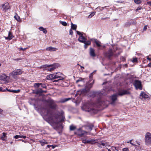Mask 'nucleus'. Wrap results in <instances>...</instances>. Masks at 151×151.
<instances>
[{
    "label": "nucleus",
    "mask_w": 151,
    "mask_h": 151,
    "mask_svg": "<svg viewBox=\"0 0 151 151\" xmlns=\"http://www.w3.org/2000/svg\"><path fill=\"white\" fill-rule=\"evenodd\" d=\"M71 29L73 30H76L77 28V25L73 24V23H71Z\"/></svg>",
    "instance_id": "31"
},
{
    "label": "nucleus",
    "mask_w": 151,
    "mask_h": 151,
    "mask_svg": "<svg viewBox=\"0 0 151 151\" xmlns=\"http://www.w3.org/2000/svg\"><path fill=\"white\" fill-rule=\"evenodd\" d=\"M95 140L94 139L89 138L88 139L86 137H84L82 139V142L84 144H93L96 143Z\"/></svg>",
    "instance_id": "7"
},
{
    "label": "nucleus",
    "mask_w": 151,
    "mask_h": 151,
    "mask_svg": "<svg viewBox=\"0 0 151 151\" xmlns=\"http://www.w3.org/2000/svg\"><path fill=\"white\" fill-rule=\"evenodd\" d=\"M3 111V110L2 109H0V113H1V112H2Z\"/></svg>",
    "instance_id": "61"
},
{
    "label": "nucleus",
    "mask_w": 151,
    "mask_h": 151,
    "mask_svg": "<svg viewBox=\"0 0 151 151\" xmlns=\"http://www.w3.org/2000/svg\"><path fill=\"white\" fill-rule=\"evenodd\" d=\"M53 79H57V78H58V75H57V73H53Z\"/></svg>",
    "instance_id": "34"
},
{
    "label": "nucleus",
    "mask_w": 151,
    "mask_h": 151,
    "mask_svg": "<svg viewBox=\"0 0 151 151\" xmlns=\"http://www.w3.org/2000/svg\"><path fill=\"white\" fill-rule=\"evenodd\" d=\"M42 146H44L45 144H47L48 142L45 140H41L39 141Z\"/></svg>",
    "instance_id": "23"
},
{
    "label": "nucleus",
    "mask_w": 151,
    "mask_h": 151,
    "mask_svg": "<svg viewBox=\"0 0 151 151\" xmlns=\"http://www.w3.org/2000/svg\"><path fill=\"white\" fill-rule=\"evenodd\" d=\"M101 145H102L103 146H106L107 145H108L107 143L105 141H101Z\"/></svg>",
    "instance_id": "32"
},
{
    "label": "nucleus",
    "mask_w": 151,
    "mask_h": 151,
    "mask_svg": "<svg viewBox=\"0 0 151 151\" xmlns=\"http://www.w3.org/2000/svg\"><path fill=\"white\" fill-rule=\"evenodd\" d=\"M94 105L90 103H86L81 107L82 109L86 111L89 112L94 109Z\"/></svg>",
    "instance_id": "2"
},
{
    "label": "nucleus",
    "mask_w": 151,
    "mask_h": 151,
    "mask_svg": "<svg viewBox=\"0 0 151 151\" xmlns=\"http://www.w3.org/2000/svg\"><path fill=\"white\" fill-rule=\"evenodd\" d=\"M73 34V32L71 29H70L69 31V34L70 35H72Z\"/></svg>",
    "instance_id": "46"
},
{
    "label": "nucleus",
    "mask_w": 151,
    "mask_h": 151,
    "mask_svg": "<svg viewBox=\"0 0 151 151\" xmlns=\"http://www.w3.org/2000/svg\"><path fill=\"white\" fill-rule=\"evenodd\" d=\"M140 96H141L142 98L147 99L149 97L148 95L146 94L144 92H142L140 94Z\"/></svg>",
    "instance_id": "20"
},
{
    "label": "nucleus",
    "mask_w": 151,
    "mask_h": 151,
    "mask_svg": "<svg viewBox=\"0 0 151 151\" xmlns=\"http://www.w3.org/2000/svg\"><path fill=\"white\" fill-rule=\"evenodd\" d=\"M89 54L90 56L93 57H95L96 56L94 49L92 48L90 49Z\"/></svg>",
    "instance_id": "18"
},
{
    "label": "nucleus",
    "mask_w": 151,
    "mask_h": 151,
    "mask_svg": "<svg viewBox=\"0 0 151 151\" xmlns=\"http://www.w3.org/2000/svg\"><path fill=\"white\" fill-rule=\"evenodd\" d=\"M44 67H48L46 69L48 71H51L54 70L56 68V66L55 65H44Z\"/></svg>",
    "instance_id": "12"
},
{
    "label": "nucleus",
    "mask_w": 151,
    "mask_h": 151,
    "mask_svg": "<svg viewBox=\"0 0 151 151\" xmlns=\"http://www.w3.org/2000/svg\"><path fill=\"white\" fill-rule=\"evenodd\" d=\"M117 96H118V94H114L111 96V98L112 100L111 104H113L115 101L117 100Z\"/></svg>",
    "instance_id": "17"
},
{
    "label": "nucleus",
    "mask_w": 151,
    "mask_h": 151,
    "mask_svg": "<svg viewBox=\"0 0 151 151\" xmlns=\"http://www.w3.org/2000/svg\"><path fill=\"white\" fill-rule=\"evenodd\" d=\"M108 7V6H105L104 7H99L97 8V9H99L101 11H102V10L104 9H105V10H106L107 11H109V10L108 9L106 8L107 7Z\"/></svg>",
    "instance_id": "26"
},
{
    "label": "nucleus",
    "mask_w": 151,
    "mask_h": 151,
    "mask_svg": "<svg viewBox=\"0 0 151 151\" xmlns=\"http://www.w3.org/2000/svg\"><path fill=\"white\" fill-rule=\"evenodd\" d=\"M132 140H130V141H128V142H127V143H130L132 145H134L133 143H132Z\"/></svg>",
    "instance_id": "51"
},
{
    "label": "nucleus",
    "mask_w": 151,
    "mask_h": 151,
    "mask_svg": "<svg viewBox=\"0 0 151 151\" xmlns=\"http://www.w3.org/2000/svg\"><path fill=\"white\" fill-rule=\"evenodd\" d=\"M40 30L41 31H43V32L45 34H46L47 33V31L46 29L43 28L42 27H41L39 28Z\"/></svg>",
    "instance_id": "30"
},
{
    "label": "nucleus",
    "mask_w": 151,
    "mask_h": 151,
    "mask_svg": "<svg viewBox=\"0 0 151 151\" xmlns=\"http://www.w3.org/2000/svg\"><path fill=\"white\" fill-rule=\"evenodd\" d=\"M83 127H85L86 129L88 131L87 132L89 134L92 135H93V134H92L89 132L91 131L92 130V128L93 127V125L92 124L85 125L83 126Z\"/></svg>",
    "instance_id": "13"
},
{
    "label": "nucleus",
    "mask_w": 151,
    "mask_h": 151,
    "mask_svg": "<svg viewBox=\"0 0 151 151\" xmlns=\"http://www.w3.org/2000/svg\"><path fill=\"white\" fill-rule=\"evenodd\" d=\"M53 74L49 75H47L46 78L47 80H52L53 79Z\"/></svg>",
    "instance_id": "27"
},
{
    "label": "nucleus",
    "mask_w": 151,
    "mask_h": 151,
    "mask_svg": "<svg viewBox=\"0 0 151 151\" xmlns=\"http://www.w3.org/2000/svg\"><path fill=\"white\" fill-rule=\"evenodd\" d=\"M81 81L80 80H77V81H76V82L77 83H78V82L80 81Z\"/></svg>",
    "instance_id": "62"
},
{
    "label": "nucleus",
    "mask_w": 151,
    "mask_h": 151,
    "mask_svg": "<svg viewBox=\"0 0 151 151\" xmlns=\"http://www.w3.org/2000/svg\"><path fill=\"white\" fill-rule=\"evenodd\" d=\"M100 104L101 105H104V104L103 102V103H101V104Z\"/></svg>",
    "instance_id": "59"
},
{
    "label": "nucleus",
    "mask_w": 151,
    "mask_h": 151,
    "mask_svg": "<svg viewBox=\"0 0 151 151\" xmlns=\"http://www.w3.org/2000/svg\"><path fill=\"white\" fill-rule=\"evenodd\" d=\"M83 43H84L85 45H89L91 44V42L89 41H86V40L85 41V42Z\"/></svg>",
    "instance_id": "36"
},
{
    "label": "nucleus",
    "mask_w": 151,
    "mask_h": 151,
    "mask_svg": "<svg viewBox=\"0 0 151 151\" xmlns=\"http://www.w3.org/2000/svg\"><path fill=\"white\" fill-rule=\"evenodd\" d=\"M142 7H138L137 9H136V11H138V10H141L142 9Z\"/></svg>",
    "instance_id": "50"
},
{
    "label": "nucleus",
    "mask_w": 151,
    "mask_h": 151,
    "mask_svg": "<svg viewBox=\"0 0 151 151\" xmlns=\"http://www.w3.org/2000/svg\"><path fill=\"white\" fill-rule=\"evenodd\" d=\"M22 138L24 139H25L26 138V137L25 136H24V135L21 136V138Z\"/></svg>",
    "instance_id": "53"
},
{
    "label": "nucleus",
    "mask_w": 151,
    "mask_h": 151,
    "mask_svg": "<svg viewBox=\"0 0 151 151\" xmlns=\"http://www.w3.org/2000/svg\"><path fill=\"white\" fill-rule=\"evenodd\" d=\"M51 147H52L53 149H54L55 148V147L53 145H52Z\"/></svg>",
    "instance_id": "63"
},
{
    "label": "nucleus",
    "mask_w": 151,
    "mask_h": 151,
    "mask_svg": "<svg viewBox=\"0 0 151 151\" xmlns=\"http://www.w3.org/2000/svg\"><path fill=\"white\" fill-rule=\"evenodd\" d=\"M133 85L135 87L136 89H139L140 90H141L142 89L141 83L140 81L138 80L135 81L134 82Z\"/></svg>",
    "instance_id": "10"
},
{
    "label": "nucleus",
    "mask_w": 151,
    "mask_h": 151,
    "mask_svg": "<svg viewBox=\"0 0 151 151\" xmlns=\"http://www.w3.org/2000/svg\"><path fill=\"white\" fill-rule=\"evenodd\" d=\"M7 77V76L5 74H3L0 76V80L3 81L4 82H6L7 81L6 78Z\"/></svg>",
    "instance_id": "16"
},
{
    "label": "nucleus",
    "mask_w": 151,
    "mask_h": 151,
    "mask_svg": "<svg viewBox=\"0 0 151 151\" xmlns=\"http://www.w3.org/2000/svg\"><path fill=\"white\" fill-rule=\"evenodd\" d=\"M23 72L21 70L18 69L15 70L12 73H10L9 75L14 77L15 76L21 75L22 74Z\"/></svg>",
    "instance_id": "9"
},
{
    "label": "nucleus",
    "mask_w": 151,
    "mask_h": 151,
    "mask_svg": "<svg viewBox=\"0 0 151 151\" xmlns=\"http://www.w3.org/2000/svg\"><path fill=\"white\" fill-rule=\"evenodd\" d=\"M51 147V145H47V147L48 148H50V147Z\"/></svg>",
    "instance_id": "56"
},
{
    "label": "nucleus",
    "mask_w": 151,
    "mask_h": 151,
    "mask_svg": "<svg viewBox=\"0 0 151 151\" xmlns=\"http://www.w3.org/2000/svg\"><path fill=\"white\" fill-rule=\"evenodd\" d=\"M2 7L1 9L4 12H7L8 10L10 9V7L8 3L6 2L4 4H2Z\"/></svg>",
    "instance_id": "11"
},
{
    "label": "nucleus",
    "mask_w": 151,
    "mask_h": 151,
    "mask_svg": "<svg viewBox=\"0 0 151 151\" xmlns=\"http://www.w3.org/2000/svg\"><path fill=\"white\" fill-rule=\"evenodd\" d=\"M63 111L52 112L50 110H47L46 114H45L48 120L50 122L52 126L57 125L64 121L65 119Z\"/></svg>",
    "instance_id": "1"
},
{
    "label": "nucleus",
    "mask_w": 151,
    "mask_h": 151,
    "mask_svg": "<svg viewBox=\"0 0 151 151\" xmlns=\"http://www.w3.org/2000/svg\"><path fill=\"white\" fill-rule=\"evenodd\" d=\"M6 89L9 92H12L13 93H17L20 92V90L19 89L17 90H8L7 88Z\"/></svg>",
    "instance_id": "29"
},
{
    "label": "nucleus",
    "mask_w": 151,
    "mask_h": 151,
    "mask_svg": "<svg viewBox=\"0 0 151 151\" xmlns=\"http://www.w3.org/2000/svg\"><path fill=\"white\" fill-rule=\"evenodd\" d=\"M14 138L16 139L21 138V136L19 135H16L14 137Z\"/></svg>",
    "instance_id": "45"
},
{
    "label": "nucleus",
    "mask_w": 151,
    "mask_h": 151,
    "mask_svg": "<svg viewBox=\"0 0 151 151\" xmlns=\"http://www.w3.org/2000/svg\"><path fill=\"white\" fill-rule=\"evenodd\" d=\"M60 23L63 26H66L67 25V23L65 22H63L61 21H60Z\"/></svg>",
    "instance_id": "37"
},
{
    "label": "nucleus",
    "mask_w": 151,
    "mask_h": 151,
    "mask_svg": "<svg viewBox=\"0 0 151 151\" xmlns=\"http://www.w3.org/2000/svg\"><path fill=\"white\" fill-rule=\"evenodd\" d=\"M87 45H84V47H85V48H86L87 47Z\"/></svg>",
    "instance_id": "60"
},
{
    "label": "nucleus",
    "mask_w": 151,
    "mask_h": 151,
    "mask_svg": "<svg viewBox=\"0 0 151 151\" xmlns=\"http://www.w3.org/2000/svg\"><path fill=\"white\" fill-rule=\"evenodd\" d=\"M137 61V58H133V60H132V62H136Z\"/></svg>",
    "instance_id": "44"
},
{
    "label": "nucleus",
    "mask_w": 151,
    "mask_h": 151,
    "mask_svg": "<svg viewBox=\"0 0 151 151\" xmlns=\"http://www.w3.org/2000/svg\"><path fill=\"white\" fill-rule=\"evenodd\" d=\"M95 14L94 13H92L90 14L88 17V18H90Z\"/></svg>",
    "instance_id": "42"
},
{
    "label": "nucleus",
    "mask_w": 151,
    "mask_h": 151,
    "mask_svg": "<svg viewBox=\"0 0 151 151\" xmlns=\"http://www.w3.org/2000/svg\"><path fill=\"white\" fill-rule=\"evenodd\" d=\"M2 134L3 136L1 137V138L2 140L3 141H5L6 139H5V137H6V135H7V134L4 132H3L2 133Z\"/></svg>",
    "instance_id": "28"
},
{
    "label": "nucleus",
    "mask_w": 151,
    "mask_h": 151,
    "mask_svg": "<svg viewBox=\"0 0 151 151\" xmlns=\"http://www.w3.org/2000/svg\"><path fill=\"white\" fill-rule=\"evenodd\" d=\"M57 49L55 47H47L46 48V50L50 51H55Z\"/></svg>",
    "instance_id": "22"
},
{
    "label": "nucleus",
    "mask_w": 151,
    "mask_h": 151,
    "mask_svg": "<svg viewBox=\"0 0 151 151\" xmlns=\"http://www.w3.org/2000/svg\"><path fill=\"white\" fill-rule=\"evenodd\" d=\"M92 76V73L91 74L90 76V78Z\"/></svg>",
    "instance_id": "64"
},
{
    "label": "nucleus",
    "mask_w": 151,
    "mask_h": 151,
    "mask_svg": "<svg viewBox=\"0 0 151 151\" xmlns=\"http://www.w3.org/2000/svg\"><path fill=\"white\" fill-rule=\"evenodd\" d=\"M96 145L98 146L99 147L101 148L102 147H101V142H99L97 143Z\"/></svg>",
    "instance_id": "41"
},
{
    "label": "nucleus",
    "mask_w": 151,
    "mask_h": 151,
    "mask_svg": "<svg viewBox=\"0 0 151 151\" xmlns=\"http://www.w3.org/2000/svg\"><path fill=\"white\" fill-rule=\"evenodd\" d=\"M14 37L12 35V33L9 31V32L8 36L7 37H5V38L6 40H10L12 39Z\"/></svg>",
    "instance_id": "21"
},
{
    "label": "nucleus",
    "mask_w": 151,
    "mask_h": 151,
    "mask_svg": "<svg viewBox=\"0 0 151 151\" xmlns=\"http://www.w3.org/2000/svg\"><path fill=\"white\" fill-rule=\"evenodd\" d=\"M80 66L81 68H83V69H84V67H83V66H81V65H80Z\"/></svg>",
    "instance_id": "57"
},
{
    "label": "nucleus",
    "mask_w": 151,
    "mask_h": 151,
    "mask_svg": "<svg viewBox=\"0 0 151 151\" xmlns=\"http://www.w3.org/2000/svg\"><path fill=\"white\" fill-rule=\"evenodd\" d=\"M45 102L48 103V106L50 108L55 109L57 106L55 101L51 99L46 100Z\"/></svg>",
    "instance_id": "4"
},
{
    "label": "nucleus",
    "mask_w": 151,
    "mask_h": 151,
    "mask_svg": "<svg viewBox=\"0 0 151 151\" xmlns=\"http://www.w3.org/2000/svg\"><path fill=\"white\" fill-rule=\"evenodd\" d=\"M135 3L137 4H139L141 3V1L140 0H134Z\"/></svg>",
    "instance_id": "40"
},
{
    "label": "nucleus",
    "mask_w": 151,
    "mask_h": 151,
    "mask_svg": "<svg viewBox=\"0 0 151 151\" xmlns=\"http://www.w3.org/2000/svg\"><path fill=\"white\" fill-rule=\"evenodd\" d=\"M93 42L96 44L97 47H99V50L102 49V48H101V47H102V46L101 45V43L100 41L96 39H94L93 40Z\"/></svg>",
    "instance_id": "14"
},
{
    "label": "nucleus",
    "mask_w": 151,
    "mask_h": 151,
    "mask_svg": "<svg viewBox=\"0 0 151 151\" xmlns=\"http://www.w3.org/2000/svg\"><path fill=\"white\" fill-rule=\"evenodd\" d=\"M94 82V81H93L92 83H90L88 87L89 88H91L92 87L93 84Z\"/></svg>",
    "instance_id": "43"
},
{
    "label": "nucleus",
    "mask_w": 151,
    "mask_h": 151,
    "mask_svg": "<svg viewBox=\"0 0 151 151\" xmlns=\"http://www.w3.org/2000/svg\"><path fill=\"white\" fill-rule=\"evenodd\" d=\"M123 151H129V149L127 148H124L123 150Z\"/></svg>",
    "instance_id": "48"
},
{
    "label": "nucleus",
    "mask_w": 151,
    "mask_h": 151,
    "mask_svg": "<svg viewBox=\"0 0 151 151\" xmlns=\"http://www.w3.org/2000/svg\"><path fill=\"white\" fill-rule=\"evenodd\" d=\"M41 83H35L34 84V86L35 88L39 87L40 86H41Z\"/></svg>",
    "instance_id": "35"
},
{
    "label": "nucleus",
    "mask_w": 151,
    "mask_h": 151,
    "mask_svg": "<svg viewBox=\"0 0 151 151\" xmlns=\"http://www.w3.org/2000/svg\"><path fill=\"white\" fill-rule=\"evenodd\" d=\"M76 32H77V34H78L79 35H80V36H81V35H83V34H82L81 32H79V31H76Z\"/></svg>",
    "instance_id": "47"
},
{
    "label": "nucleus",
    "mask_w": 151,
    "mask_h": 151,
    "mask_svg": "<svg viewBox=\"0 0 151 151\" xmlns=\"http://www.w3.org/2000/svg\"><path fill=\"white\" fill-rule=\"evenodd\" d=\"M60 126L61 127V128L62 129H63V126L62 125V124H60Z\"/></svg>",
    "instance_id": "58"
},
{
    "label": "nucleus",
    "mask_w": 151,
    "mask_h": 151,
    "mask_svg": "<svg viewBox=\"0 0 151 151\" xmlns=\"http://www.w3.org/2000/svg\"><path fill=\"white\" fill-rule=\"evenodd\" d=\"M147 26L146 25L144 27V28H143V30H146V29H147Z\"/></svg>",
    "instance_id": "55"
},
{
    "label": "nucleus",
    "mask_w": 151,
    "mask_h": 151,
    "mask_svg": "<svg viewBox=\"0 0 151 151\" xmlns=\"http://www.w3.org/2000/svg\"><path fill=\"white\" fill-rule=\"evenodd\" d=\"M120 53L119 51L116 52L114 48L113 50L110 49L106 53V55L110 58L112 56H117Z\"/></svg>",
    "instance_id": "3"
},
{
    "label": "nucleus",
    "mask_w": 151,
    "mask_h": 151,
    "mask_svg": "<svg viewBox=\"0 0 151 151\" xmlns=\"http://www.w3.org/2000/svg\"><path fill=\"white\" fill-rule=\"evenodd\" d=\"M145 144L150 145L151 144V134L149 132L146 133L145 137Z\"/></svg>",
    "instance_id": "5"
},
{
    "label": "nucleus",
    "mask_w": 151,
    "mask_h": 151,
    "mask_svg": "<svg viewBox=\"0 0 151 151\" xmlns=\"http://www.w3.org/2000/svg\"><path fill=\"white\" fill-rule=\"evenodd\" d=\"M5 90H3L2 89V88L1 87H0V91H3V92H4V91H5Z\"/></svg>",
    "instance_id": "54"
},
{
    "label": "nucleus",
    "mask_w": 151,
    "mask_h": 151,
    "mask_svg": "<svg viewBox=\"0 0 151 151\" xmlns=\"http://www.w3.org/2000/svg\"><path fill=\"white\" fill-rule=\"evenodd\" d=\"M69 129L70 131H74L76 129V127L72 124L70 126Z\"/></svg>",
    "instance_id": "25"
},
{
    "label": "nucleus",
    "mask_w": 151,
    "mask_h": 151,
    "mask_svg": "<svg viewBox=\"0 0 151 151\" xmlns=\"http://www.w3.org/2000/svg\"><path fill=\"white\" fill-rule=\"evenodd\" d=\"M14 18L17 21H19L20 20V18L17 15H15L14 16Z\"/></svg>",
    "instance_id": "38"
},
{
    "label": "nucleus",
    "mask_w": 151,
    "mask_h": 151,
    "mask_svg": "<svg viewBox=\"0 0 151 151\" xmlns=\"http://www.w3.org/2000/svg\"><path fill=\"white\" fill-rule=\"evenodd\" d=\"M71 99V98H66V99H63V100H62L61 101V102L62 103H64V102H65L66 101H68L70 100Z\"/></svg>",
    "instance_id": "33"
},
{
    "label": "nucleus",
    "mask_w": 151,
    "mask_h": 151,
    "mask_svg": "<svg viewBox=\"0 0 151 151\" xmlns=\"http://www.w3.org/2000/svg\"><path fill=\"white\" fill-rule=\"evenodd\" d=\"M117 94L118 95L122 96L125 95L130 94V93L128 90L121 89L118 91Z\"/></svg>",
    "instance_id": "8"
},
{
    "label": "nucleus",
    "mask_w": 151,
    "mask_h": 151,
    "mask_svg": "<svg viewBox=\"0 0 151 151\" xmlns=\"http://www.w3.org/2000/svg\"><path fill=\"white\" fill-rule=\"evenodd\" d=\"M26 48H22V47H20V48H19V50H23V51H24L26 49Z\"/></svg>",
    "instance_id": "49"
},
{
    "label": "nucleus",
    "mask_w": 151,
    "mask_h": 151,
    "mask_svg": "<svg viewBox=\"0 0 151 151\" xmlns=\"http://www.w3.org/2000/svg\"><path fill=\"white\" fill-rule=\"evenodd\" d=\"M74 134L81 137L84 135H86L88 132L82 130L81 128H80L75 132Z\"/></svg>",
    "instance_id": "6"
},
{
    "label": "nucleus",
    "mask_w": 151,
    "mask_h": 151,
    "mask_svg": "<svg viewBox=\"0 0 151 151\" xmlns=\"http://www.w3.org/2000/svg\"><path fill=\"white\" fill-rule=\"evenodd\" d=\"M57 73L59 79L54 81H53L57 82L60 80H63L64 79V78L63 76V74L60 73Z\"/></svg>",
    "instance_id": "15"
},
{
    "label": "nucleus",
    "mask_w": 151,
    "mask_h": 151,
    "mask_svg": "<svg viewBox=\"0 0 151 151\" xmlns=\"http://www.w3.org/2000/svg\"><path fill=\"white\" fill-rule=\"evenodd\" d=\"M41 86L42 88H46L47 86L45 84L41 83Z\"/></svg>",
    "instance_id": "39"
},
{
    "label": "nucleus",
    "mask_w": 151,
    "mask_h": 151,
    "mask_svg": "<svg viewBox=\"0 0 151 151\" xmlns=\"http://www.w3.org/2000/svg\"><path fill=\"white\" fill-rule=\"evenodd\" d=\"M47 92V91L46 90L43 91L42 90V89L41 88L39 89L36 91L37 93H46Z\"/></svg>",
    "instance_id": "24"
},
{
    "label": "nucleus",
    "mask_w": 151,
    "mask_h": 151,
    "mask_svg": "<svg viewBox=\"0 0 151 151\" xmlns=\"http://www.w3.org/2000/svg\"><path fill=\"white\" fill-rule=\"evenodd\" d=\"M86 40V39L83 36V35L80 36L78 39V40L81 42L85 43V41Z\"/></svg>",
    "instance_id": "19"
},
{
    "label": "nucleus",
    "mask_w": 151,
    "mask_h": 151,
    "mask_svg": "<svg viewBox=\"0 0 151 151\" xmlns=\"http://www.w3.org/2000/svg\"><path fill=\"white\" fill-rule=\"evenodd\" d=\"M147 4L151 6V1H148L147 2Z\"/></svg>",
    "instance_id": "52"
}]
</instances>
